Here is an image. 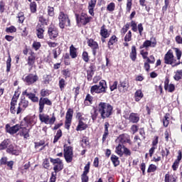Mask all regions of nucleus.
Masks as SVG:
<instances>
[{"label":"nucleus","mask_w":182,"mask_h":182,"mask_svg":"<svg viewBox=\"0 0 182 182\" xmlns=\"http://www.w3.org/2000/svg\"><path fill=\"white\" fill-rule=\"evenodd\" d=\"M97 110L102 119H107L113 114V107L109 103L100 102L98 105Z\"/></svg>","instance_id":"f257e3e1"},{"label":"nucleus","mask_w":182,"mask_h":182,"mask_svg":"<svg viewBox=\"0 0 182 182\" xmlns=\"http://www.w3.org/2000/svg\"><path fill=\"white\" fill-rule=\"evenodd\" d=\"M164 63H166V65H171V66L174 68L176 66H178L181 63L180 61L177 62V60L174 58L173 51L169 50L164 56Z\"/></svg>","instance_id":"f03ea898"},{"label":"nucleus","mask_w":182,"mask_h":182,"mask_svg":"<svg viewBox=\"0 0 182 182\" xmlns=\"http://www.w3.org/2000/svg\"><path fill=\"white\" fill-rule=\"evenodd\" d=\"M39 119L40 122H41V123H45V124H54L55 122H56L55 114H53L51 118H50L49 115L46 114H40Z\"/></svg>","instance_id":"7ed1b4c3"},{"label":"nucleus","mask_w":182,"mask_h":182,"mask_svg":"<svg viewBox=\"0 0 182 182\" xmlns=\"http://www.w3.org/2000/svg\"><path fill=\"white\" fill-rule=\"evenodd\" d=\"M59 19V26L61 29H63L65 26H70V20H69V17L68 15L65 14L63 12H61L58 16Z\"/></svg>","instance_id":"20e7f679"},{"label":"nucleus","mask_w":182,"mask_h":182,"mask_svg":"<svg viewBox=\"0 0 182 182\" xmlns=\"http://www.w3.org/2000/svg\"><path fill=\"white\" fill-rule=\"evenodd\" d=\"M50 161L53 164L54 168L53 170L56 174V173H58V171H60L61 170H63V163L62 162V160L60 159H50Z\"/></svg>","instance_id":"39448f33"},{"label":"nucleus","mask_w":182,"mask_h":182,"mask_svg":"<svg viewBox=\"0 0 182 182\" xmlns=\"http://www.w3.org/2000/svg\"><path fill=\"white\" fill-rule=\"evenodd\" d=\"M64 157L67 163H72L73 160V148L72 146H64Z\"/></svg>","instance_id":"423d86ee"},{"label":"nucleus","mask_w":182,"mask_h":182,"mask_svg":"<svg viewBox=\"0 0 182 182\" xmlns=\"http://www.w3.org/2000/svg\"><path fill=\"white\" fill-rule=\"evenodd\" d=\"M77 23H80L81 25H86L90 22L92 17L87 16V14L82 13L80 16L76 14Z\"/></svg>","instance_id":"0eeeda50"},{"label":"nucleus","mask_w":182,"mask_h":182,"mask_svg":"<svg viewBox=\"0 0 182 182\" xmlns=\"http://www.w3.org/2000/svg\"><path fill=\"white\" fill-rule=\"evenodd\" d=\"M73 117V109H68L65 115V127L68 130L70 129V124H72V118Z\"/></svg>","instance_id":"6e6552de"},{"label":"nucleus","mask_w":182,"mask_h":182,"mask_svg":"<svg viewBox=\"0 0 182 182\" xmlns=\"http://www.w3.org/2000/svg\"><path fill=\"white\" fill-rule=\"evenodd\" d=\"M18 97L19 95H16V92L11 99L10 112L12 113V114H16V113L18 114V109H16L15 106H16Z\"/></svg>","instance_id":"1a4fd4ad"},{"label":"nucleus","mask_w":182,"mask_h":182,"mask_svg":"<svg viewBox=\"0 0 182 182\" xmlns=\"http://www.w3.org/2000/svg\"><path fill=\"white\" fill-rule=\"evenodd\" d=\"M21 129H22V127H21L19 124H16L13 127H11L9 124H6V133H9V134H16Z\"/></svg>","instance_id":"9d476101"},{"label":"nucleus","mask_w":182,"mask_h":182,"mask_svg":"<svg viewBox=\"0 0 182 182\" xmlns=\"http://www.w3.org/2000/svg\"><path fill=\"white\" fill-rule=\"evenodd\" d=\"M156 45H157V41L156 40L149 41L146 40L144 42V43L139 47V49H146V50H149V48H156Z\"/></svg>","instance_id":"9b49d317"},{"label":"nucleus","mask_w":182,"mask_h":182,"mask_svg":"<svg viewBox=\"0 0 182 182\" xmlns=\"http://www.w3.org/2000/svg\"><path fill=\"white\" fill-rule=\"evenodd\" d=\"M45 105H47V106H52V102L50 101L48 98H41L39 100V112L40 113H42L43 112V109L45 108Z\"/></svg>","instance_id":"f8f14e48"},{"label":"nucleus","mask_w":182,"mask_h":182,"mask_svg":"<svg viewBox=\"0 0 182 182\" xmlns=\"http://www.w3.org/2000/svg\"><path fill=\"white\" fill-rule=\"evenodd\" d=\"M39 77L36 75L29 74L25 77L24 82H26L28 85H33L36 82H38Z\"/></svg>","instance_id":"ddd939ff"},{"label":"nucleus","mask_w":182,"mask_h":182,"mask_svg":"<svg viewBox=\"0 0 182 182\" xmlns=\"http://www.w3.org/2000/svg\"><path fill=\"white\" fill-rule=\"evenodd\" d=\"M29 106V101L26 100L25 98L22 99L21 101L18 104V107H17V114H19L23 109H26Z\"/></svg>","instance_id":"4468645a"},{"label":"nucleus","mask_w":182,"mask_h":182,"mask_svg":"<svg viewBox=\"0 0 182 182\" xmlns=\"http://www.w3.org/2000/svg\"><path fill=\"white\" fill-rule=\"evenodd\" d=\"M23 95L27 96V97L31 100V102H33V103L39 102V97H38L36 94L28 92V90L23 92Z\"/></svg>","instance_id":"2eb2a0df"},{"label":"nucleus","mask_w":182,"mask_h":182,"mask_svg":"<svg viewBox=\"0 0 182 182\" xmlns=\"http://www.w3.org/2000/svg\"><path fill=\"white\" fill-rule=\"evenodd\" d=\"M87 43L88 46H90V48H92L93 55H95L96 50L99 49V44H97V42L94 41L93 39L88 40Z\"/></svg>","instance_id":"dca6fc26"},{"label":"nucleus","mask_w":182,"mask_h":182,"mask_svg":"<svg viewBox=\"0 0 182 182\" xmlns=\"http://www.w3.org/2000/svg\"><path fill=\"white\" fill-rule=\"evenodd\" d=\"M98 90L100 93H106V89H107V84L105 80H101L97 85Z\"/></svg>","instance_id":"f3484780"},{"label":"nucleus","mask_w":182,"mask_h":182,"mask_svg":"<svg viewBox=\"0 0 182 182\" xmlns=\"http://www.w3.org/2000/svg\"><path fill=\"white\" fill-rule=\"evenodd\" d=\"M37 36L39 39H43V32H45V26L37 25L36 26Z\"/></svg>","instance_id":"a211bd4d"},{"label":"nucleus","mask_w":182,"mask_h":182,"mask_svg":"<svg viewBox=\"0 0 182 182\" xmlns=\"http://www.w3.org/2000/svg\"><path fill=\"white\" fill-rule=\"evenodd\" d=\"M59 33L58 32V29L50 28H48V36L50 39H55V38H58Z\"/></svg>","instance_id":"6ab92c4d"},{"label":"nucleus","mask_w":182,"mask_h":182,"mask_svg":"<svg viewBox=\"0 0 182 182\" xmlns=\"http://www.w3.org/2000/svg\"><path fill=\"white\" fill-rule=\"evenodd\" d=\"M117 140L120 143H129L130 141V136L127 134H123L119 135Z\"/></svg>","instance_id":"aec40b11"},{"label":"nucleus","mask_w":182,"mask_h":182,"mask_svg":"<svg viewBox=\"0 0 182 182\" xmlns=\"http://www.w3.org/2000/svg\"><path fill=\"white\" fill-rule=\"evenodd\" d=\"M100 35L104 38H107L110 36V33H109V31L105 27V25L101 27Z\"/></svg>","instance_id":"412c9836"},{"label":"nucleus","mask_w":182,"mask_h":182,"mask_svg":"<svg viewBox=\"0 0 182 182\" xmlns=\"http://www.w3.org/2000/svg\"><path fill=\"white\" fill-rule=\"evenodd\" d=\"M124 148H125L124 146L119 144L116 147L115 153H117V154H118V156H119V157H122V156H123V154H124Z\"/></svg>","instance_id":"4be33fe9"},{"label":"nucleus","mask_w":182,"mask_h":182,"mask_svg":"<svg viewBox=\"0 0 182 182\" xmlns=\"http://www.w3.org/2000/svg\"><path fill=\"white\" fill-rule=\"evenodd\" d=\"M140 120V117H139V114L136 113H131L129 115V121L132 123H137Z\"/></svg>","instance_id":"5701e85b"},{"label":"nucleus","mask_w":182,"mask_h":182,"mask_svg":"<svg viewBox=\"0 0 182 182\" xmlns=\"http://www.w3.org/2000/svg\"><path fill=\"white\" fill-rule=\"evenodd\" d=\"M164 89L165 90H168V92L171 93L173 90H175L176 87L173 84H168V81L166 80L165 82Z\"/></svg>","instance_id":"b1692460"},{"label":"nucleus","mask_w":182,"mask_h":182,"mask_svg":"<svg viewBox=\"0 0 182 182\" xmlns=\"http://www.w3.org/2000/svg\"><path fill=\"white\" fill-rule=\"evenodd\" d=\"M177 178L174 175H171L169 173H166L165 175V182H176Z\"/></svg>","instance_id":"393cba45"},{"label":"nucleus","mask_w":182,"mask_h":182,"mask_svg":"<svg viewBox=\"0 0 182 182\" xmlns=\"http://www.w3.org/2000/svg\"><path fill=\"white\" fill-rule=\"evenodd\" d=\"M86 129H87V124L80 120L79 124L76 128L77 132H82V130H86Z\"/></svg>","instance_id":"a878e982"},{"label":"nucleus","mask_w":182,"mask_h":182,"mask_svg":"<svg viewBox=\"0 0 182 182\" xmlns=\"http://www.w3.org/2000/svg\"><path fill=\"white\" fill-rule=\"evenodd\" d=\"M143 92H141V90H138L136 91L134 97H135V101L136 102H140L141 99H143Z\"/></svg>","instance_id":"bb28decb"},{"label":"nucleus","mask_w":182,"mask_h":182,"mask_svg":"<svg viewBox=\"0 0 182 182\" xmlns=\"http://www.w3.org/2000/svg\"><path fill=\"white\" fill-rule=\"evenodd\" d=\"M7 153H10V154L18 155V151H16V148L12 144L9 145L7 150Z\"/></svg>","instance_id":"cd10ccee"},{"label":"nucleus","mask_w":182,"mask_h":182,"mask_svg":"<svg viewBox=\"0 0 182 182\" xmlns=\"http://www.w3.org/2000/svg\"><path fill=\"white\" fill-rule=\"evenodd\" d=\"M36 59V57H35L33 54H31L30 56L28 57L27 65H28V66H33Z\"/></svg>","instance_id":"c85d7f7f"},{"label":"nucleus","mask_w":182,"mask_h":182,"mask_svg":"<svg viewBox=\"0 0 182 182\" xmlns=\"http://www.w3.org/2000/svg\"><path fill=\"white\" fill-rule=\"evenodd\" d=\"M70 55L73 59L77 57L76 48L73 45L70 47Z\"/></svg>","instance_id":"c756f323"},{"label":"nucleus","mask_w":182,"mask_h":182,"mask_svg":"<svg viewBox=\"0 0 182 182\" xmlns=\"http://www.w3.org/2000/svg\"><path fill=\"white\" fill-rule=\"evenodd\" d=\"M130 58L132 60H136V58H137V52L136 51V46H133L132 47V51L130 53Z\"/></svg>","instance_id":"7c9ffc66"},{"label":"nucleus","mask_w":182,"mask_h":182,"mask_svg":"<svg viewBox=\"0 0 182 182\" xmlns=\"http://www.w3.org/2000/svg\"><path fill=\"white\" fill-rule=\"evenodd\" d=\"M24 120L27 124H35V117H33V116H27L24 118Z\"/></svg>","instance_id":"2f4dec72"},{"label":"nucleus","mask_w":182,"mask_h":182,"mask_svg":"<svg viewBox=\"0 0 182 182\" xmlns=\"http://www.w3.org/2000/svg\"><path fill=\"white\" fill-rule=\"evenodd\" d=\"M170 123V114H166L163 119V124L164 127H168Z\"/></svg>","instance_id":"473e14b6"},{"label":"nucleus","mask_w":182,"mask_h":182,"mask_svg":"<svg viewBox=\"0 0 182 182\" xmlns=\"http://www.w3.org/2000/svg\"><path fill=\"white\" fill-rule=\"evenodd\" d=\"M111 161L113 163L114 166L116 167L120 164V161H119V157L116 155H112Z\"/></svg>","instance_id":"72a5a7b5"},{"label":"nucleus","mask_w":182,"mask_h":182,"mask_svg":"<svg viewBox=\"0 0 182 182\" xmlns=\"http://www.w3.org/2000/svg\"><path fill=\"white\" fill-rule=\"evenodd\" d=\"M20 134L21 136H23L24 139H28V137H29V129L26 127L22 128L21 133Z\"/></svg>","instance_id":"f704fd0d"},{"label":"nucleus","mask_w":182,"mask_h":182,"mask_svg":"<svg viewBox=\"0 0 182 182\" xmlns=\"http://www.w3.org/2000/svg\"><path fill=\"white\" fill-rule=\"evenodd\" d=\"M38 25H41V26H46V25H48V22L46 21V19L43 16H40L38 18Z\"/></svg>","instance_id":"c9c22d12"},{"label":"nucleus","mask_w":182,"mask_h":182,"mask_svg":"<svg viewBox=\"0 0 182 182\" xmlns=\"http://www.w3.org/2000/svg\"><path fill=\"white\" fill-rule=\"evenodd\" d=\"M117 42V37L116 36H112L110 38L109 41H108V46L110 48L112 45H114Z\"/></svg>","instance_id":"e433bc0d"},{"label":"nucleus","mask_w":182,"mask_h":182,"mask_svg":"<svg viewBox=\"0 0 182 182\" xmlns=\"http://www.w3.org/2000/svg\"><path fill=\"white\" fill-rule=\"evenodd\" d=\"M8 146H9V141L8 140L3 141L0 144V150H5Z\"/></svg>","instance_id":"4c0bfd02"},{"label":"nucleus","mask_w":182,"mask_h":182,"mask_svg":"<svg viewBox=\"0 0 182 182\" xmlns=\"http://www.w3.org/2000/svg\"><path fill=\"white\" fill-rule=\"evenodd\" d=\"M181 78H182V70L176 71L173 77V79H175L176 80H180Z\"/></svg>","instance_id":"58836bf2"},{"label":"nucleus","mask_w":182,"mask_h":182,"mask_svg":"<svg viewBox=\"0 0 182 182\" xmlns=\"http://www.w3.org/2000/svg\"><path fill=\"white\" fill-rule=\"evenodd\" d=\"M90 92L92 93V95H95V93H98V94L100 93V92L99 91L97 85L92 86L91 89H90Z\"/></svg>","instance_id":"ea45409f"},{"label":"nucleus","mask_w":182,"mask_h":182,"mask_svg":"<svg viewBox=\"0 0 182 182\" xmlns=\"http://www.w3.org/2000/svg\"><path fill=\"white\" fill-rule=\"evenodd\" d=\"M114 8H116L114 3H110L107 6V11H109V12H113V11H114Z\"/></svg>","instance_id":"a19ab883"},{"label":"nucleus","mask_w":182,"mask_h":182,"mask_svg":"<svg viewBox=\"0 0 182 182\" xmlns=\"http://www.w3.org/2000/svg\"><path fill=\"white\" fill-rule=\"evenodd\" d=\"M81 146L82 147H87L89 146V140H87V138L84 137L81 141Z\"/></svg>","instance_id":"79ce46f5"},{"label":"nucleus","mask_w":182,"mask_h":182,"mask_svg":"<svg viewBox=\"0 0 182 182\" xmlns=\"http://www.w3.org/2000/svg\"><path fill=\"white\" fill-rule=\"evenodd\" d=\"M132 41V31H129L124 37V42H130Z\"/></svg>","instance_id":"37998d69"},{"label":"nucleus","mask_w":182,"mask_h":182,"mask_svg":"<svg viewBox=\"0 0 182 182\" xmlns=\"http://www.w3.org/2000/svg\"><path fill=\"white\" fill-rule=\"evenodd\" d=\"M30 9L33 14H35V12H36V2H32L30 4Z\"/></svg>","instance_id":"c03bdc74"},{"label":"nucleus","mask_w":182,"mask_h":182,"mask_svg":"<svg viewBox=\"0 0 182 182\" xmlns=\"http://www.w3.org/2000/svg\"><path fill=\"white\" fill-rule=\"evenodd\" d=\"M11 55H9V58L6 61V72H10L11 71Z\"/></svg>","instance_id":"a18cd8bd"},{"label":"nucleus","mask_w":182,"mask_h":182,"mask_svg":"<svg viewBox=\"0 0 182 182\" xmlns=\"http://www.w3.org/2000/svg\"><path fill=\"white\" fill-rule=\"evenodd\" d=\"M65 86H66V82L64 79H61L59 81V87L60 90H63L65 89Z\"/></svg>","instance_id":"49530a36"},{"label":"nucleus","mask_w":182,"mask_h":182,"mask_svg":"<svg viewBox=\"0 0 182 182\" xmlns=\"http://www.w3.org/2000/svg\"><path fill=\"white\" fill-rule=\"evenodd\" d=\"M157 170V166L154 164H151L148 168V173H154Z\"/></svg>","instance_id":"de8ad7c7"},{"label":"nucleus","mask_w":182,"mask_h":182,"mask_svg":"<svg viewBox=\"0 0 182 182\" xmlns=\"http://www.w3.org/2000/svg\"><path fill=\"white\" fill-rule=\"evenodd\" d=\"M121 87H123L124 90H127L129 89V82L127 81H123L120 82Z\"/></svg>","instance_id":"09e8293b"},{"label":"nucleus","mask_w":182,"mask_h":182,"mask_svg":"<svg viewBox=\"0 0 182 182\" xmlns=\"http://www.w3.org/2000/svg\"><path fill=\"white\" fill-rule=\"evenodd\" d=\"M175 52H176V58L178 60V62H180V59H181V50H180V49L178 48H175Z\"/></svg>","instance_id":"8fccbe9b"},{"label":"nucleus","mask_w":182,"mask_h":182,"mask_svg":"<svg viewBox=\"0 0 182 182\" xmlns=\"http://www.w3.org/2000/svg\"><path fill=\"white\" fill-rule=\"evenodd\" d=\"M129 28H130V25L129 23H127L122 29H121V33L122 35H124L127 31H129Z\"/></svg>","instance_id":"3c124183"},{"label":"nucleus","mask_w":182,"mask_h":182,"mask_svg":"<svg viewBox=\"0 0 182 182\" xmlns=\"http://www.w3.org/2000/svg\"><path fill=\"white\" fill-rule=\"evenodd\" d=\"M18 18L19 23H23V21H25V16H23V13H18Z\"/></svg>","instance_id":"603ef678"},{"label":"nucleus","mask_w":182,"mask_h":182,"mask_svg":"<svg viewBox=\"0 0 182 182\" xmlns=\"http://www.w3.org/2000/svg\"><path fill=\"white\" fill-rule=\"evenodd\" d=\"M48 12L49 16H53V15H55V9L53 7L48 6Z\"/></svg>","instance_id":"864d4df0"},{"label":"nucleus","mask_w":182,"mask_h":182,"mask_svg":"<svg viewBox=\"0 0 182 182\" xmlns=\"http://www.w3.org/2000/svg\"><path fill=\"white\" fill-rule=\"evenodd\" d=\"M82 59L83 60H85V62H89V54L87 53V52L84 51L82 53Z\"/></svg>","instance_id":"5fc2aeb1"},{"label":"nucleus","mask_w":182,"mask_h":182,"mask_svg":"<svg viewBox=\"0 0 182 182\" xmlns=\"http://www.w3.org/2000/svg\"><path fill=\"white\" fill-rule=\"evenodd\" d=\"M131 26H132V30L134 31V32H137V23H136L135 21H131Z\"/></svg>","instance_id":"6e6d98bb"},{"label":"nucleus","mask_w":182,"mask_h":182,"mask_svg":"<svg viewBox=\"0 0 182 182\" xmlns=\"http://www.w3.org/2000/svg\"><path fill=\"white\" fill-rule=\"evenodd\" d=\"M140 54L141 55V56L144 59L147 60V58H149V57H147L149 55V53L147 51H145L144 50H141L140 52Z\"/></svg>","instance_id":"4d7b16f0"},{"label":"nucleus","mask_w":182,"mask_h":182,"mask_svg":"<svg viewBox=\"0 0 182 182\" xmlns=\"http://www.w3.org/2000/svg\"><path fill=\"white\" fill-rule=\"evenodd\" d=\"M49 93H50V92L48 90H42L41 92V96H43V97L49 96Z\"/></svg>","instance_id":"13d9d810"},{"label":"nucleus","mask_w":182,"mask_h":182,"mask_svg":"<svg viewBox=\"0 0 182 182\" xmlns=\"http://www.w3.org/2000/svg\"><path fill=\"white\" fill-rule=\"evenodd\" d=\"M6 32H9L10 33L16 32V28H15V26H11L9 28H6Z\"/></svg>","instance_id":"bf43d9fd"},{"label":"nucleus","mask_w":182,"mask_h":182,"mask_svg":"<svg viewBox=\"0 0 182 182\" xmlns=\"http://www.w3.org/2000/svg\"><path fill=\"white\" fill-rule=\"evenodd\" d=\"M146 62L153 64L156 62V59L154 58V56L150 55V57L147 58Z\"/></svg>","instance_id":"052dcab7"},{"label":"nucleus","mask_w":182,"mask_h":182,"mask_svg":"<svg viewBox=\"0 0 182 182\" xmlns=\"http://www.w3.org/2000/svg\"><path fill=\"white\" fill-rule=\"evenodd\" d=\"M131 9H132V0H127V12H130Z\"/></svg>","instance_id":"680f3d73"},{"label":"nucleus","mask_w":182,"mask_h":182,"mask_svg":"<svg viewBox=\"0 0 182 182\" xmlns=\"http://www.w3.org/2000/svg\"><path fill=\"white\" fill-rule=\"evenodd\" d=\"M33 48L35 49V50H38V49H39V48H41V43L34 42L33 43Z\"/></svg>","instance_id":"e2e57ef3"},{"label":"nucleus","mask_w":182,"mask_h":182,"mask_svg":"<svg viewBox=\"0 0 182 182\" xmlns=\"http://www.w3.org/2000/svg\"><path fill=\"white\" fill-rule=\"evenodd\" d=\"M97 0H90V1L89 2V6L88 7L90 8H95L96 6V2Z\"/></svg>","instance_id":"0e129e2a"},{"label":"nucleus","mask_w":182,"mask_h":182,"mask_svg":"<svg viewBox=\"0 0 182 182\" xmlns=\"http://www.w3.org/2000/svg\"><path fill=\"white\" fill-rule=\"evenodd\" d=\"M115 89H117V81L114 82L113 84L110 86V90L112 92L115 90Z\"/></svg>","instance_id":"69168bd1"},{"label":"nucleus","mask_w":182,"mask_h":182,"mask_svg":"<svg viewBox=\"0 0 182 182\" xmlns=\"http://www.w3.org/2000/svg\"><path fill=\"white\" fill-rule=\"evenodd\" d=\"M47 43L50 48H56L58 46V43L48 41Z\"/></svg>","instance_id":"338daca9"},{"label":"nucleus","mask_w":182,"mask_h":182,"mask_svg":"<svg viewBox=\"0 0 182 182\" xmlns=\"http://www.w3.org/2000/svg\"><path fill=\"white\" fill-rule=\"evenodd\" d=\"M175 41L176 43H178V44H182V38L180 36H177L175 38Z\"/></svg>","instance_id":"774afa93"}]
</instances>
